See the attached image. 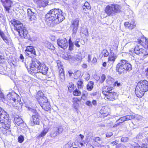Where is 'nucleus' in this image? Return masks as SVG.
I'll list each match as a JSON object with an SVG mask.
<instances>
[{
	"label": "nucleus",
	"instance_id": "61",
	"mask_svg": "<svg viewBox=\"0 0 148 148\" xmlns=\"http://www.w3.org/2000/svg\"><path fill=\"white\" fill-rule=\"evenodd\" d=\"M141 148H148V145L145 144H143Z\"/></svg>",
	"mask_w": 148,
	"mask_h": 148
},
{
	"label": "nucleus",
	"instance_id": "31",
	"mask_svg": "<svg viewBox=\"0 0 148 148\" xmlns=\"http://www.w3.org/2000/svg\"><path fill=\"white\" fill-rule=\"evenodd\" d=\"M49 129L48 127L45 128L44 130L41 132V134L38 137L39 138L45 136L48 132Z\"/></svg>",
	"mask_w": 148,
	"mask_h": 148
},
{
	"label": "nucleus",
	"instance_id": "47",
	"mask_svg": "<svg viewBox=\"0 0 148 148\" xmlns=\"http://www.w3.org/2000/svg\"><path fill=\"white\" fill-rule=\"evenodd\" d=\"M75 58L76 60L78 61H81L82 60V57L80 55H76L75 57Z\"/></svg>",
	"mask_w": 148,
	"mask_h": 148
},
{
	"label": "nucleus",
	"instance_id": "43",
	"mask_svg": "<svg viewBox=\"0 0 148 148\" xmlns=\"http://www.w3.org/2000/svg\"><path fill=\"white\" fill-rule=\"evenodd\" d=\"M72 146L71 143L70 142H68L63 147V148H71Z\"/></svg>",
	"mask_w": 148,
	"mask_h": 148
},
{
	"label": "nucleus",
	"instance_id": "38",
	"mask_svg": "<svg viewBox=\"0 0 148 148\" xmlns=\"http://www.w3.org/2000/svg\"><path fill=\"white\" fill-rule=\"evenodd\" d=\"M74 78L77 79L79 78L81 75V72L80 71L77 70L74 73Z\"/></svg>",
	"mask_w": 148,
	"mask_h": 148
},
{
	"label": "nucleus",
	"instance_id": "54",
	"mask_svg": "<svg viewBox=\"0 0 148 148\" xmlns=\"http://www.w3.org/2000/svg\"><path fill=\"white\" fill-rule=\"evenodd\" d=\"M121 85V84L120 82H119L118 81H116L114 84V86L119 87Z\"/></svg>",
	"mask_w": 148,
	"mask_h": 148
},
{
	"label": "nucleus",
	"instance_id": "2",
	"mask_svg": "<svg viewBox=\"0 0 148 148\" xmlns=\"http://www.w3.org/2000/svg\"><path fill=\"white\" fill-rule=\"evenodd\" d=\"M148 90V82L144 80L138 82L135 89V93L137 97L140 98L145 92Z\"/></svg>",
	"mask_w": 148,
	"mask_h": 148
},
{
	"label": "nucleus",
	"instance_id": "63",
	"mask_svg": "<svg viewBox=\"0 0 148 148\" xmlns=\"http://www.w3.org/2000/svg\"><path fill=\"white\" fill-rule=\"evenodd\" d=\"M118 141L117 140H116L115 141L111 142L110 143L111 144H113V145H116L117 144V142Z\"/></svg>",
	"mask_w": 148,
	"mask_h": 148
},
{
	"label": "nucleus",
	"instance_id": "56",
	"mask_svg": "<svg viewBox=\"0 0 148 148\" xmlns=\"http://www.w3.org/2000/svg\"><path fill=\"white\" fill-rule=\"evenodd\" d=\"M0 99L1 101H5L4 98V95L2 92H0Z\"/></svg>",
	"mask_w": 148,
	"mask_h": 148
},
{
	"label": "nucleus",
	"instance_id": "49",
	"mask_svg": "<svg viewBox=\"0 0 148 148\" xmlns=\"http://www.w3.org/2000/svg\"><path fill=\"white\" fill-rule=\"evenodd\" d=\"M84 5H85V7H86V9L87 10H89L90 9L91 7L90 5L88 2H86L84 4Z\"/></svg>",
	"mask_w": 148,
	"mask_h": 148
},
{
	"label": "nucleus",
	"instance_id": "33",
	"mask_svg": "<svg viewBox=\"0 0 148 148\" xmlns=\"http://www.w3.org/2000/svg\"><path fill=\"white\" fill-rule=\"evenodd\" d=\"M0 36L6 43L8 44L9 43V37L6 36L4 33L1 34Z\"/></svg>",
	"mask_w": 148,
	"mask_h": 148
},
{
	"label": "nucleus",
	"instance_id": "52",
	"mask_svg": "<svg viewBox=\"0 0 148 148\" xmlns=\"http://www.w3.org/2000/svg\"><path fill=\"white\" fill-rule=\"evenodd\" d=\"M24 137L22 136H20L18 137V141L20 143H22L24 140Z\"/></svg>",
	"mask_w": 148,
	"mask_h": 148
},
{
	"label": "nucleus",
	"instance_id": "32",
	"mask_svg": "<svg viewBox=\"0 0 148 148\" xmlns=\"http://www.w3.org/2000/svg\"><path fill=\"white\" fill-rule=\"evenodd\" d=\"M94 83L92 81H90L87 85V89L89 91H91L93 88Z\"/></svg>",
	"mask_w": 148,
	"mask_h": 148
},
{
	"label": "nucleus",
	"instance_id": "5",
	"mask_svg": "<svg viewBox=\"0 0 148 148\" xmlns=\"http://www.w3.org/2000/svg\"><path fill=\"white\" fill-rule=\"evenodd\" d=\"M120 6L117 4H111L107 5L105 8V12L108 16H113L115 13L120 12Z\"/></svg>",
	"mask_w": 148,
	"mask_h": 148
},
{
	"label": "nucleus",
	"instance_id": "25",
	"mask_svg": "<svg viewBox=\"0 0 148 148\" xmlns=\"http://www.w3.org/2000/svg\"><path fill=\"white\" fill-rule=\"evenodd\" d=\"M10 120L4 122L3 123H2L1 128L9 129L10 126Z\"/></svg>",
	"mask_w": 148,
	"mask_h": 148
},
{
	"label": "nucleus",
	"instance_id": "13",
	"mask_svg": "<svg viewBox=\"0 0 148 148\" xmlns=\"http://www.w3.org/2000/svg\"><path fill=\"white\" fill-rule=\"evenodd\" d=\"M79 21L78 19H75L73 22L72 25L71 26L73 28L72 32L73 34H75L77 32L79 25Z\"/></svg>",
	"mask_w": 148,
	"mask_h": 148
},
{
	"label": "nucleus",
	"instance_id": "48",
	"mask_svg": "<svg viewBox=\"0 0 148 148\" xmlns=\"http://www.w3.org/2000/svg\"><path fill=\"white\" fill-rule=\"evenodd\" d=\"M74 108L77 112V113H78V109L77 108L79 106V104L77 102H74L73 104Z\"/></svg>",
	"mask_w": 148,
	"mask_h": 148
},
{
	"label": "nucleus",
	"instance_id": "55",
	"mask_svg": "<svg viewBox=\"0 0 148 148\" xmlns=\"http://www.w3.org/2000/svg\"><path fill=\"white\" fill-rule=\"evenodd\" d=\"M106 79V76L104 74H103L101 76V79H100V82L101 83H103L104 81Z\"/></svg>",
	"mask_w": 148,
	"mask_h": 148
},
{
	"label": "nucleus",
	"instance_id": "51",
	"mask_svg": "<svg viewBox=\"0 0 148 148\" xmlns=\"http://www.w3.org/2000/svg\"><path fill=\"white\" fill-rule=\"evenodd\" d=\"M129 140V139L126 137H123L121 138V141L122 142H126Z\"/></svg>",
	"mask_w": 148,
	"mask_h": 148
},
{
	"label": "nucleus",
	"instance_id": "10",
	"mask_svg": "<svg viewBox=\"0 0 148 148\" xmlns=\"http://www.w3.org/2000/svg\"><path fill=\"white\" fill-rule=\"evenodd\" d=\"M57 44L58 46L64 49H66L68 46V42L66 38L57 40Z\"/></svg>",
	"mask_w": 148,
	"mask_h": 148
},
{
	"label": "nucleus",
	"instance_id": "18",
	"mask_svg": "<svg viewBox=\"0 0 148 148\" xmlns=\"http://www.w3.org/2000/svg\"><path fill=\"white\" fill-rule=\"evenodd\" d=\"M27 12L29 18L31 21L35 20L36 19V14L33 12L31 9H28Z\"/></svg>",
	"mask_w": 148,
	"mask_h": 148
},
{
	"label": "nucleus",
	"instance_id": "59",
	"mask_svg": "<svg viewBox=\"0 0 148 148\" xmlns=\"http://www.w3.org/2000/svg\"><path fill=\"white\" fill-rule=\"evenodd\" d=\"M113 135V134L112 132H109L108 133L106 134V137L109 138L110 137Z\"/></svg>",
	"mask_w": 148,
	"mask_h": 148
},
{
	"label": "nucleus",
	"instance_id": "41",
	"mask_svg": "<svg viewBox=\"0 0 148 148\" xmlns=\"http://www.w3.org/2000/svg\"><path fill=\"white\" fill-rule=\"evenodd\" d=\"M73 94L75 96H78L81 95V92L79 90L76 89L73 91Z\"/></svg>",
	"mask_w": 148,
	"mask_h": 148
},
{
	"label": "nucleus",
	"instance_id": "40",
	"mask_svg": "<svg viewBox=\"0 0 148 148\" xmlns=\"http://www.w3.org/2000/svg\"><path fill=\"white\" fill-rule=\"evenodd\" d=\"M77 84L78 88H82L83 87V82L80 80L77 82Z\"/></svg>",
	"mask_w": 148,
	"mask_h": 148
},
{
	"label": "nucleus",
	"instance_id": "19",
	"mask_svg": "<svg viewBox=\"0 0 148 148\" xmlns=\"http://www.w3.org/2000/svg\"><path fill=\"white\" fill-rule=\"evenodd\" d=\"M36 98L37 100H40V101H43L45 100L46 101L47 98L44 96V94L41 91H39L37 95Z\"/></svg>",
	"mask_w": 148,
	"mask_h": 148
},
{
	"label": "nucleus",
	"instance_id": "12",
	"mask_svg": "<svg viewBox=\"0 0 148 148\" xmlns=\"http://www.w3.org/2000/svg\"><path fill=\"white\" fill-rule=\"evenodd\" d=\"M63 130L62 127H59L53 129L51 132L50 135L52 137H55L57 135L61 134L63 132Z\"/></svg>",
	"mask_w": 148,
	"mask_h": 148
},
{
	"label": "nucleus",
	"instance_id": "27",
	"mask_svg": "<svg viewBox=\"0 0 148 148\" xmlns=\"http://www.w3.org/2000/svg\"><path fill=\"white\" fill-rule=\"evenodd\" d=\"M14 121L18 125H20L24 123L22 119L18 116L15 117Z\"/></svg>",
	"mask_w": 148,
	"mask_h": 148
},
{
	"label": "nucleus",
	"instance_id": "58",
	"mask_svg": "<svg viewBox=\"0 0 148 148\" xmlns=\"http://www.w3.org/2000/svg\"><path fill=\"white\" fill-rule=\"evenodd\" d=\"M19 58L20 59V60H21L22 62H24V58L23 57V56L22 54H20Z\"/></svg>",
	"mask_w": 148,
	"mask_h": 148
},
{
	"label": "nucleus",
	"instance_id": "34",
	"mask_svg": "<svg viewBox=\"0 0 148 148\" xmlns=\"http://www.w3.org/2000/svg\"><path fill=\"white\" fill-rule=\"evenodd\" d=\"M1 131L3 134L6 136L10 134L11 133V131L9 129L1 128Z\"/></svg>",
	"mask_w": 148,
	"mask_h": 148
},
{
	"label": "nucleus",
	"instance_id": "30",
	"mask_svg": "<svg viewBox=\"0 0 148 148\" xmlns=\"http://www.w3.org/2000/svg\"><path fill=\"white\" fill-rule=\"evenodd\" d=\"M117 56L115 54H112L110 55L108 57V61L112 63L114 62L116 59L117 58Z\"/></svg>",
	"mask_w": 148,
	"mask_h": 148
},
{
	"label": "nucleus",
	"instance_id": "60",
	"mask_svg": "<svg viewBox=\"0 0 148 148\" xmlns=\"http://www.w3.org/2000/svg\"><path fill=\"white\" fill-rule=\"evenodd\" d=\"M126 36L128 39H130L132 38L133 37V36L130 34H127L126 35Z\"/></svg>",
	"mask_w": 148,
	"mask_h": 148
},
{
	"label": "nucleus",
	"instance_id": "37",
	"mask_svg": "<svg viewBox=\"0 0 148 148\" xmlns=\"http://www.w3.org/2000/svg\"><path fill=\"white\" fill-rule=\"evenodd\" d=\"M45 46L49 49L53 50L55 49V47L51 43L48 41L45 43Z\"/></svg>",
	"mask_w": 148,
	"mask_h": 148
},
{
	"label": "nucleus",
	"instance_id": "36",
	"mask_svg": "<svg viewBox=\"0 0 148 148\" xmlns=\"http://www.w3.org/2000/svg\"><path fill=\"white\" fill-rule=\"evenodd\" d=\"M74 85L72 82H70L68 85V87L69 91L71 92L74 89Z\"/></svg>",
	"mask_w": 148,
	"mask_h": 148
},
{
	"label": "nucleus",
	"instance_id": "17",
	"mask_svg": "<svg viewBox=\"0 0 148 148\" xmlns=\"http://www.w3.org/2000/svg\"><path fill=\"white\" fill-rule=\"evenodd\" d=\"M117 98V96L116 93L111 91L105 97L104 99H108L109 101H113L114 99Z\"/></svg>",
	"mask_w": 148,
	"mask_h": 148
},
{
	"label": "nucleus",
	"instance_id": "45",
	"mask_svg": "<svg viewBox=\"0 0 148 148\" xmlns=\"http://www.w3.org/2000/svg\"><path fill=\"white\" fill-rule=\"evenodd\" d=\"M81 32L86 35V34L88 33L87 29L86 28H82L81 29Z\"/></svg>",
	"mask_w": 148,
	"mask_h": 148
},
{
	"label": "nucleus",
	"instance_id": "8",
	"mask_svg": "<svg viewBox=\"0 0 148 148\" xmlns=\"http://www.w3.org/2000/svg\"><path fill=\"white\" fill-rule=\"evenodd\" d=\"M134 52L140 56H144L148 55V50H145L142 48H140L138 46L135 47Z\"/></svg>",
	"mask_w": 148,
	"mask_h": 148
},
{
	"label": "nucleus",
	"instance_id": "1",
	"mask_svg": "<svg viewBox=\"0 0 148 148\" xmlns=\"http://www.w3.org/2000/svg\"><path fill=\"white\" fill-rule=\"evenodd\" d=\"M46 21H49L52 26L58 24L64 19L62 11L59 9L54 8L50 10L46 15Z\"/></svg>",
	"mask_w": 148,
	"mask_h": 148
},
{
	"label": "nucleus",
	"instance_id": "53",
	"mask_svg": "<svg viewBox=\"0 0 148 148\" xmlns=\"http://www.w3.org/2000/svg\"><path fill=\"white\" fill-rule=\"evenodd\" d=\"M143 41L145 40V47L148 49V40L146 38H143L142 39Z\"/></svg>",
	"mask_w": 148,
	"mask_h": 148
},
{
	"label": "nucleus",
	"instance_id": "7",
	"mask_svg": "<svg viewBox=\"0 0 148 148\" xmlns=\"http://www.w3.org/2000/svg\"><path fill=\"white\" fill-rule=\"evenodd\" d=\"M7 99L10 101L14 102H20L21 101V98L19 96L14 92L9 93L7 95Z\"/></svg>",
	"mask_w": 148,
	"mask_h": 148
},
{
	"label": "nucleus",
	"instance_id": "42",
	"mask_svg": "<svg viewBox=\"0 0 148 148\" xmlns=\"http://www.w3.org/2000/svg\"><path fill=\"white\" fill-rule=\"evenodd\" d=\"M43 75L42 73L40 72L36 73V76L37 77L38 79L43 80V78L42 76Z\"/></svg>",
	"mask_w": 148,
	"mask_h": 148
},
{
	"label": "nucleus",
	"instance_id": "9",
	"mask_svg": "<svg viewBox=\"0 0 148 148\" xmlns=\"http://www.w3.org/2000/svg\"><path fill=\"white\" fill-rule=\"evenodd\" d=\"M25 51L26 55L31 58H34L36 56L35 50L32 47H27Z\"/></svg>",
	"mask_w": 148,
	"mask_h": 148
},
{
	"label": "nucleus",
	"instance_id": "29",
	"mask_svg": "<svg viewBox=\"0 0 148 148\" xmlns=\"http://www.w3.org/2000/svg\"><path fill=\"white\" fill-rule=\"evenodd\" d=\"M100 113L101 114H103V116H105L108 114L107 107H102L100 111Z\"/></svg>",
	"mask_w": 148,
	"mask_h": 148
},
{
	"label": "nucleus",
	"instance_id": "24",
	"mask_svg": "<svg viewBox=\"0 0 148 148\" xmlns=\"http://www.w3.org/2000/svg\"><path fill=\"white\" fill-rule=\"evenodd\" d=\"M60 79L62 82H63L65 79L64 72L63 69L59 67Z\"/></svg>",
	"mask_w": 148,
	"mask_h": 148
},
{
	"label": "nucleus",
	"instance_id": "3",
	"mask_svg": "<svg viewBox=\"0 0 148 148\" xmlns=\"http://www.w3.org/2000/svg\"><path fill=\"white\" fill-rule=\"evenodd\" d=\"M11 24L14 26V29L17 31L20 36L25 38L27 34L26 28L23 27V24L19 21L15 19L11 21Z\"/></svg>",
	"mask_w": 148,
	"mask_h": 148
},
{
	"label": "nucleus",
	"instance_id": "16",
	"mask_svg": "<svg viewBox=\"0 0 148 148\" xmlns=\"http://www.w3.org/2000/svg\"><path fill=\"white\" fill-rule=\"evenodd\" d=\"M1 1L6 10L8 11L12 5L11 1L10 0H1Z\"/></svg>",
	"mask_w": 148,
	"mask_h": 148
},
{
	"label": "nucleus",
	"instance_id": "35",
	"mask_svg": "<svg viewBox=\"0 0 148 148\" xmlns=\"http://www.w3.org/2000/svg\"><path fill=\"white\" fill-rule=\"evenodd\" d=\"M82 42V44L84 45V42L82 40H79V39H77L76 40L74 44L76 47H80V44H82L81 42Z\"/></svg>",
	"mask_w": 148,
	"mask_h": 148
},
{
	"label": "nucleus",
	"instance_id": "4",
	"mask_svg": "<svg viewBox=\"0 0 148 148\" xmlns=\"http://www.w3.org/2000/svg\"><path fill=\"white\" fill-rule=\"evenodd\" d=\"M131 65L128 61L121 60L116 65V70L120 74L124 71H129L132 69Z\"/></svg>",
	"mask_w": 148,
	"mask_h": 148
},
{
	"label": "nucleus",
	"instance_id": "28",
	"mask_svg": "<svg viewBox=\"0 0 148 148\" xmlns=\"http://www.w3.org/2000/svg\"><path fill=\"white\" fill-rule=\"evenodd\" d=\"M32 121L34 124L38 125L39 123V121L38 115L37 114L33 115L32 116Z\"/></svg>",
	"mask_w": 148,
	"mask_h": 148
},
{
	"label": "nucleus",
	"instance_id": "22",
	"mask_svg": "<svg viewBox=\"0 0 148 148\" xmlns=\"http://www.w3.org/2000/svg\"><path fill=\"white\" fill-rule=\"evenodd\" d=\"M124 25L125 27L132 29L135 27L136 24L134 21H132L130 23L128 22H125Z\"/></svg>",
	"mask_w": 148,
	"mask_h": 148
},
{
	"label": "nucleus",
	"instance_id": "20",
	"mask_svg": "<svg viewBox=\"0 0 148 148\" xmlns=\"http://www.w3.org/2000/svg\"><path fill=\"white\" fill-rule=\"evenodd\" d=\"M40 102V103L41 107L44 110L46 111H48L50 109V105L49 102Z\"/></svg>",
	"mask_w": 148,
	"mask_h": 148
},
{
	"label": "nucleus",
	"instance_id": "62",
	"mask_svg": "<svg viewBox=\"0 0 148 148\" xmlns=\"http://www.w3.org/2000/svg\"><path fill=\"white\" fill-rule=\"evenodd\" d=\"M85 75L86 76L85 79L86 80H88L90 78L89 74L88 73H86L85 74Z\"/></svg>",
	"mask_w": 148,
	"mask_h": 148
},
{
	"label": "nucleus",
	"instance_id": "50",
	"mask_svg": "<svg viewBox=\"0 0 148 148\" xmlns=\"http://www.w3.org/2000/svg\"><path fill=\"white\" fill-rule=\"evenodd\" d=\"M28 109L29 111L32 112L34 114V115H36V111L34 109L30 107H28Z\"/></svg>",
	"mask_w": 148,
	"mask_h": 148
},
{
	"label": "nucleus",
	"instance_id": "64",
	"mask_svg": "<svg viewBox=\"0 0 148 148\" xmlns=\"http://www.w3.org/2000/svg\"><path fill=\"white\" fill-rule=\"evenodd\" d=\"M94 140L95 142H97L98 141H100V138L99 137H96L94 138Z\"/></svg>",
	"mask_w": 148,
	"mask_h": 148
},
{
	"label": "nucleus",
	"instance_id": "6",
	"mask_svg": "<svg viewBox=\"0 0 148 148\" xmlns=\"http://www.w3.org/2000/svg\"><path fill=\"white\" fill-rule=\"evenodd\" d=\"M40 62L38 60L34 59L32 60V62L30 64V69L32 72L34 73H36V71L35 70L37 68L38 69L39 66L41 65Z\"/></svg>",
	"mask_w": 148,
	"mask_h": 148
},
{
	"label": "nucleus",
	"instance_id": "26",
	"mask_svg": "<svg viewBox=\"0 0 148 148\" xmlns=\"http://www.w3.org/2000/svg\"><path fill=\"white\" fill-rule=\"evenodd\" d=\"M145 138H146V136L144 134H139L137 135L136 138H134L136 140H134L137 141H140L142 140L143 141H144Z\"/></svg>",
	"mask_w": 148,
	"mask_h": 148
},
{
	"label": "nucleus",
	"instance_id": "14",
	"mask_svg": "<svg viewBox=\"0 0 148 148\" xmlns=\"http://www.w3.org/2000/svg\"><path fill=\"white\" fill-rule=\"evenodd\" d=\"M37 4V5L39 8H44L48 4V1L47 0H33Z\"/></svg>",
	"mask_w": 148,
	"mask_h": 148
},
{
	"label": "nucleus",
	"instance_id": "21",
	"mask_svg": "<svg viewBox=\"0 0 148 148\" xmlns=\"http://www.w3.org/2000/svg\"><path fill=\"white\" fill-rule=\"evenodd\" d=\"M112 88L108 86H104L103 88L102 93L106 96L111 92Z\"/></svg>",
	"mask_w": 148,
	"mask_h": 148
},
{
	"label": "nucleus",
	"instance_id": "57",
	"mask_svg": "<svg viewBox=\"0 0 148 148\" xmlns=\"http://www.w3.org/2000/svg\"><path fill=\"white\" fill-rule=\"evenodd\" d=\"M92 103L94 105H96V102H86V104L88 106H91Z\"/></svg>",
	"mask_w": 148,
	"mask_h": 148
},
{
	"label": "nucleus",
	"instance_id": "46",
	"mask_svg": "<svg viewBox=\"0 0 148 148\" xmlns=\"http://www.w3.org/2000/svg\"><path fill=\"white\" fill-rule=\"evenodd\" d=\"M102 54L104 57H107L109 55V53L106 50H103L102 52Z\"/></svg>",
	"mask_w": 148,
	"mask_h": 148
},
{
	"label": "nucleus",
	"instance_id": "44",
	"mask_svg": "<svg viewBox=\"0 0 148 148\" xmlns=\"http://www.w3.org/2000/svg\"><path fill=\"white\" fill-rule=\"evenodd\" d=\"M132 146L134 148H141V147L136 143H134L131 144Z\"/></svg>",
	"mask_w": 148,
	"mask_h": 148
},
{
	"label": "nucleus",
	"instance_id": "11",
	"mask_svg": "<svg viewBox=\"0 0 148 148\" xmlns=\"http://www.w3.org/2000/svg\"><path fill=\"white\" fill-rule=\"evenodd\" d=\"M134 118V117L133 116L127 115L125 116L121 117L119 119L117 120V121H119L118 123H117L113 126L114 127L117 126L118 125L120 124V123H122L123 122L129 120H130L133 119Z\"/></svg>",
	"mask_w": 148,
	"mask_h": 148
},
{
	"label": "nucleus",
	"instance_id": "15",
	"mask_svg": "<svg viewBox=\"0 0 148 148\" xmlns=\"http://www.w3.org/2000/svg\"><path fill=\"white\" fill-rule=\"evenodd\" d=\"M48 70V67L43 63L41 64L40 66L38 68V70L39 72L42 73L44 75L47 73Z\"/></svg>",
	"mask_w": 148,
	"mask_h": 148
},
{
	"label": "nucleus",
	"instance_id": "39",
	"mask_svg": "<svg viewBox=\"0 0 148 148\" xmlns=\"http://www.w3.org/2000/svg\"><path fill=\"white\" fill-rule=\"evenodd\" d=\"M69 50H72L73 48L74 45L73 42L71 40L70 38L69 40Z\"/></svg>",
	"mask_w": 148,
	"mask_h": 148
},
{
	"label": "nucleus",
	"instance_id": "23",
	"mask_svg": "<svg viewBox=\"0 0 148 148\" xmlns=\"http://www.w3.org/2000/svg\"><path fill=\"white\" fill-rule=\"evenodd\" d=\"M9 120L8 118V115L5 112V114H2L0 116V121L1 123H3L4 122L7 121Z\"/></svg>",
	"mask_w": 148,
	"mask_h": 148
}]
</instances>
